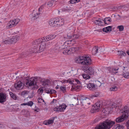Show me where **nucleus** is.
Instances as JSON below:
<instances>
[{
    "label": "nucleus",
    "instance_id": "obj_32",
    "mask_svg": "<svg viewBox=\"0 0 129 129\" xmlns=\"http://www.w3.org/2000/svg\"><path fill=\"white\" fill-rule=\"evenodd\" d=\"M118 55L121 56H125L126 55V53L124 51H118Z\"/></svg>",
    "mask_w": 129,
    "mask_h": 129
},
{
    "label": "nucleus",
    "instance_id": "obj_18",
    "mask_svg": "<svg viewBox=\"0 0 129 129\" xmlns=\"http://www.w3.org/2000/svg\"><path fill=\"white\" fill-rule=\"evenodd\" d=\"M58 0H51L48 2L47 5L49 7H53L56 4Z\"/></svg>",
    "mask_w": 129,
    "mask_h": 129
},
{
    "label": "nucleus",
    "instance_id": "obj_19",
    "mask_svg": "<svg viewBox=\"0 0 129 129\" xmlns=\"http://www.w3.org/2000/svg\"><path fill=\"white\" fill-rule=\"evenodd\" d=\"M112 110L111 107L109 106L106 107L105 108H103V111L104 113L106 114H108L109 113H111Z\"/></svg>",
    "mask_w": 129,
    "mask_h": 129
},
{
    "label": "nucleus",
    "instance_id": "obj_53",
    "mask_svg": "<svg viewBox=\"0 0 129 129\" xmlns=\"http://www.w3.org/2000/svg\"><path fill=\"white\" fill-rule=\"evenodd\" d=\"M100 119L98 118H96L94 120V123H95L100 121Z\"/></svg>",
    "mask_w": 129,
    "mask_h": 129
},
{
    "label": "nucleus",
    "instance_id": "obj_5",
    "mask_svg": "<svg viewBox=\"0 0 129 129\" xmlns=\"http://www.w3.org/2000/svg\"><path fill=\"white\" fill-rule=\"evenodd\" d=\"M67 107L65 104L62 103V104L59 105V106L54 108V110L55 111L63 112Z\"/></svg>",
    "mask_w": 129,
    "mask_h": 129
},
{
    "label": "nucleus",
    "instance_id": "obj_54",
    "mask_svg": "<svg viewBox=\"0 0 129 129\" xmlns=\"http://www.w3.org/2000/svg\"><path fill=\"white\" fill-rule=\"evenodd\" d=\"M72 42H73V41H66V42H67V44H70V45L69 46H71V45H73V43H72V44H71V43Z\"/></svg>",
    "mask_w": 129,
    "mask_h": 129
},
{
    "label": "nucleus",
    "instance_id": "obj_46",
    "mask_svg": "<svg viewBox=\"0 0 129 129\" xmlns=\"http://www.w3.org/2000/svg\"><path fill=\"white\" fill-rule=\"evenodd\" d=\"M40 15V13H36L34 15L33 17L35 19H36L39 17Z\"/></svg>",
    "mask_w": 129,
    "mask_h": 129
},
{
    "label": "nucleus",
    "instance_id": "obj_59",
    "mask_svg": "<svg viewBox=\"0 0 129 129\" xmlns=\"http://www.w3.org/2000/svg\"><path fill=\"white\" fill-rule=\"evenodd\" d=\"M3 41L2 42V43H4L7 44H8V42L10 41Z\"/></svg>",
    "mask_w": 129,
    "mask_h": 129
},
{
    "label": "nucleus",
    "instance_id": "obj_12",
    "mask_svg": "<svg viewBox=\"0 0 129 129\" xmlns=\"http://www.w3.org/2000/svg\"><path fill=\"white\" fill-rule=\"evenodd\" d=\"M6 94L3 92L0 93V103L3 104L6 100Z\"/></svg>",
    "mask_w": 129,
    "mask_h": 129
},
{
    "label": "nucleus",
    "instance_id": "obj_61",
    "mask_svg": "<svg viewBox=\"0 0 129 129\" xmlns=\"http://www.w3.org/2000/svg\"><path fill=\"white\" fill-rule=\"evenodd\" d=\"M56 91L53 89H51V94L54 93H56Z\"/></svg>",
    "mask_w": 129,
    "mask_h": 129
},
{
    "label": "nucleus",
    "instance_id": "obj_31",
    "mask_svg": "<svg viewBox=\"0 0 129 129\" xmlns=\"http://www.w3.org/2000/svg\"><path fill=\"white\" fill-rule=\"evenodd\" d=\"M82 76L83 78L85 80L89 79L91 77L88 74H82Z\"/></svg>",
    "mask_w": 129,
    "mask_h": 129
},
{
    "label": "nucleus",
    "instance_id": "obj_43",
    "mask_svg": "<svg viewBox=\"0 0 129 129\" xmlns=\"http://www.w3.org/2000/svg\"><path fill=\"white\" fill-rule=\"evenodd\" d=\"M117 28L119 29V31H121L123 30L124 27L123 25H120L118 26L117 27Z\"/></svg>",
    "mask_w": 129,
    "mask_h": 129
},
{
    "label": "nucleus",
    "instance_id": "obj_47",
    "mask_svg": "<svg viewBox=\"0 0 129 129\" xmlns=\"http://www.w3.org/2000/svg\"><path fill=\"white\" fill-rule=\"evenodd\" d=\"M16 25L19 22L20 20V19L18 18L16 19L13 20Z\"/></svg>",
    "mask_w": 129,
    "mask_h": 129
},
{
    "label": "nucleus",
    "instance_id": "obj_48",
    "mask_svg": "<svg viewBox=\"0 0 129 129\" xmlns=\"http://www.w3.org/2000/svg\"><path fill=\"white\" fill-rule=\"evenodd\" d=\"M46 4V3H45L43 5L41 6L39 9V11H40L44 9V6H45Z\"/></svg>",
    "mask_w": 129,
    "mask_h": 129
},
{
    "label": "nucleus",
    "instance_id": "obj_62",
    "mask_svg": "<svg viewBox=\"0 0 129 129\" xmlns=\"http://www.w3.org/2000/svg\"><path fill=\"white\" fill-rule=\"evenodd\" d=\"M60 43H61V44L60 45L61 46H62L64 45L65 42H63L62 41H61V42H59Z\"/></svg>",
    "mask_w": 129,
    "mask_h": 129
},
{
    "label": "nucleus",
    "instance_id": "obj_11",
    "mask_svg": "<svg viewBox=\"0 0 129 129\" xmlns=\"http://www.w3.org/2000/svg\"><path fill=\"white\" fill-rule=\"evenodd\" d=\"M64 19L61 18H56V27H60L64 24Z\"/></svg>",
    "mask_w": 129,
    "mask_h": 129
},
{
    "label": "nucleus",
    "instance_id": "obj_63",
    "mask_svg": "<svg viewBox=\"0 0 129 129\" xmlns=\"http://www.w3.org/2000/svg\"><path fill=\"white\" fill-rule=\"evenodd\" d=\"M57 101V100L56 99H54L53 100V101L51 102V103L52 104L53 103L55 102H56Z\"/></svg>",
    "mask_w": 129,
    "mask_h": 129
},
{
    "label": "nucleus",
    "instance_id": "obj_14",
    "mask_svg": "<svg viewBox=\"0 0 129 129\" xmlns=\"http://www.w3.org/2000/svg\"><path fill=\"white\" fill-rule=\"evenodd\" d=\"M86 72L89 75H91L94 74V69L91 67H88L85 68Z\"/></svg>",
    "mask_w": 129,
    "mask_h": 129
},
{
    "label": "nucleus",
    "instance_id": "obj_37",
    "mask_svg": "<svg viewBox=\"0 0 129 129\" xmlns=\"http://www.w3.org/2000/svg\"><path fill=\"white\" fill-rule=\"evenodd\" d=\"M118 68L117 67H116L115 68H112V70L113 73L116 74L118 73Z\"/></svg>",
    "mask_w": 129,
    "mask_h": 129
},
{
    "label": "nucleus",
    "instance_id": "obj_33",
    "mask_svg": "<svg viewBox=\"0 0 129 129\" xmlns=\"http://www.w3.org/2000/svg\"><path fill=\"white\" fill-rule=\"evenodd\" d=\"M40 41V44L39 45L41 46V48H43L44 49L46 47L45 44L44 42H43V41Z\"/></svg>",
    "mask_w": 129,
    "mask_h": 129
},
{
    "label": "nucleus",
    "instance_id": "obj_64",
    "mask_svg": "<svg viewBox=\"0 0 129 129\" xmlns=\"http://www.w3.org/2000/svg\"><path fill=\"white\" fill-rule=\"evenodd\" d=\"M48 121L47 120H45L43 122V123L45 125L48 124Z\"/></svg>",
    "mask_w": 129,
    "mask_h": 129
},
{
    "label": "nucleus",
    "instance_id": "obj_1",
    "mask_svg": "<svg viewBox=\"0 0 129 129\" xmlns=\"http://www.w3.org/2000/svg\"><path fill=\"white\" fill-rule=\"evenodd\" d=\"M115 123L114 121L108 119L106 120L103 122L97 124L95 127L94 129H109Z\"/></svg>",
    "mask_w": 129,
    "mask_h": 129
},
{
    "label": "nucleus",
    "instance_id": "obj_38",
    "mask_svg": "<svg viewBox=\"0 0 129 129\" xmlns=\"http://www.w3.org/2000/svg\"><path fill=\"white\" fill-rule=\"evenodd\" d=\"M60 91H62L63 93H64L66 92V89L65 87L61 86L60 87Z\"/></svg>",
    "mask_w": 129,
    "mask_h": 129
},
{
    "label": "nucleus",
    "instance_id": "obj_17",
    "mask_svg": "<svg viewBox=\"0 0 129 129\" xmlns=\"http://www.w3.org/2000/svg\"><path fill=\"white\" fill-rule=\"evenodd\" d=\"M128 106H125L124 107L123 109L120 110V112L122 113V114L124 115H125V114H126V116H127L128 117L129 115H128Z\"/></svg>",
    "mask_w": 129,
    "mask_h": 129
},
{
    "label": "nucleus",
    "instance_id": "obj_58",
    "mask_svg": "<svg viewBox=\"0 0 129 129\" xmlns=\"http://www.w3.org/2000/svg\"><path fill=\"white\" fill-rule=\"evenodd\" d=\"M72 53L69 49H68L67 55H71Z\"/></svg>",
    "mask_w": 129,
    "mask_h": 129
},
{
    "label": "nucleus",
    "instance_id": "obj_20",
    "mask_svg": "<svg viewBox=\"0 0 129 129\" xmlns=\"http://www.w3.org/2000/svg\"><path fill=\"white\" fill-rule=\"evenodd\" d=\"M16 25L13 20H11L7 24V27L8 28H10L15 27Z\"/></svg>",
    "mask_w": 129,
    "mask_h": 129
},
{
    "label": "nucleus",
    "instance_id": "obj_4",
    "mask_svg": "<svg viewBox=\"0 0 129 129\" xmlns=\"http://www.w3.org/2000/svg\"><path fill=\"white\" fill-rule=\"evenodd\" d=\"M82 64L90 65L91 63V59L89 57L82 56Z\"/></svg>",
    "mask_w": 129,
    "mask_h": 129
},
{
    "label": "nucleus",
    "instance_id": "obj_25",
    "mask_svg": "<svg viewBox=\"0 0 129 129\" xmlns=\"http://www.w3.org/2000/svg\"><path fill=\"white\" fill-rule=\"evenodd\" d=\"M112 28V26H109L104 28L102 30L104 32L106 33H108L109 32H110Z\"/></svg>",
    "mask_w": 129,
    "mask_h": 129
},
{
    "label": "nucleus",
    "instance_id": "obj_36",
    "mask_svg": "<svg viewBox=\"0 0 129 129\" xmlns=\"http://www.w3.org/2000/svg\"><path fill=\"white\" fill-rule=\"evenodd\" d=\"M20 37L18 36H13L12 38V40H18L19 39Z\"/></svg>",
    "mask_w": 129,
    "mask_h": 129
},
{
    "label": "nucleus",
    "instance_id": "obj_30",
    "mask_svg": "<svg viewBox=\"0 0 129 129\" xmlns=\"http://www.w3.org/2000/svg\"><path fill=\"white\" fill-rule=\"evenodd\" d=\"M9 94L12 98L15 100H17V97L16 94H14L12 92H10Z\"/></svg>",
    "mask_w": 129,
    "mask_h": 129
},
{
    "label": "nucleus",
    "instance_id": "obj_56",
    "mask_svg": "<svg viewBox=\"0 0 129 129\" xmlns=\"http://www.w3.org/2000/svg\"><path fill=\"white\" fill-rule=\"evenodd\" d=\"M42 100H43V99L40 98H39L38 99V101L39 103H41L42 102Z\"/></svg>",
    "mask_w": 129,
    "mask_h": 129
},
{
    "label": "nucleus",
    "instance_id": "obj_26",
    "mask_svg": "<svg viewBox=\"0 0 129 129\" xmlns=\"http://www.w3.org/2000/svg\"><path fill=\"white\" fill-rule=\"evenodd\" d=\"M98 46H95L92 49L91 52L93 55H94L98 52Z\"/></svg>",
    "mask_w": 129,
    "mask_h": 129
},
{
    "label": "nucleus",
    "instance_id": "obj_41",
    "mask_svg": "<svg viewBox=\"0 0 129 129\" xmlns=\"http://www.w3.org/2000/svg\"><path fill=\"white\" fill-rule=\"evenodd\" d=\"M118 90V88L116 86H113V87L110 88V91H115Z\"/></svg>",
    "mask_w": 129,
    "mask_h": 129
},
{
    "label": "nucleus",
    "instance_id": "obj_2",
    "mask_svg": "<svg viewBox=\"0 0 129 129\" xmlns=\"http://www.w3.org/2000/svg\"><path fill=\"white\" fill-rule=\"evenodd\" d=\"M78 99L82 105L83 106L84 108L87 109L89 107L88 106L90 105V103L89 102L90 101V99L84 96H81L79 98H77V99L78 101Z\"/></svg>",
    "mask_w": 129,
    "mask_h": 129
},
{
    "label": "nucleus",
    "instance_id": "obj_39",
    "mask_svg": "<svg viewBox=\"0 0 129 129\" xmlns=\"http://www.w3.org/2000/svg\"><path fill=\"white\" fill-rule=\"evenodd\" d=\"M67 81V82L71 84H72L73 85H75L74 84V81L73 80H71V79H69Z\"/></svg>",
    "mask_w": 129,
    "mask_h": 129
},
{
    "label": "nucleus",
    "instance_id": "obj_9",
    "mask_svg": "<svg viewBox=\"0 0 129 129\" xmlns=\"http://www.w3.org/2000/svg\"><path fill=\"white\" fill-rule=\"evenodd\" d=\"M39 80V79H38V77H35L34 78L33 80H30V82H29V80H28L27 85H28L29 86L34 85L38 86L37 83H39L38 82H37V81H38Z\"/></svg>",
    "mask_w": 129,
    "mask_h": 129
},
{
    "label": "nucleus",
    "instance_id": "obj_44",
    "mask_svg": "<svg viewBox=\"0 0 129 129\" xmlns=\"http://www.w3.org/2000/svg\"><path fill=\"white\" fill-rule=\"evenodd\" d=\"M112 108L113 109V108H117L119 106L118 105H117L115 103H113L112 104L111 106Z\"/></svg>",
    "mask_w": 129,
    "mask_h": 129
},
{
    "label": "nucleus",
    "instance_id": "obj_52",
    "mask_svg": "<svg viewBox=\"0 0 129 129\" xmlns=\"http://www.w3.org/2000/svg\"><path fill=\"white\" fill-rule=\"evenodd\" d=\"M100 94V93L98 92H96L95 93L93 94V95H92V96L94 97H96L98 96Z\"/></svg>",
    "mask_w": 129,
    "mask_h": 129
},
{
    "label": "nucleus",
    "instance_id": "obj_13",
    "mask_svg": "<svg viewBox=\"0 0 129 129\" xmlns=\"http://www.w3.org/2000/svg\"><path fill=\"white\" fill-rule=\"evenodd\" d=\"M55 36L51 35L47 36L45 37H43L42 38H40L38 40H50L55 38Z\"/></svg>",
    "mask_w": 129,
    "mask_h": 129
},
{
    "label": "nucleus",
    "instance_id": "obj_22",
    "mask_svg": "<svg viewBox=\"0 0 129 129\" xmlns=\"http://www.w3.org/2000/svg\"><path fill=\"white\" fill-rule=\"evenodd\" d=\"M29 74H25L24 75L23 77V79L24 80L25 82H24L25 83L26 85H28V80L29 79Z\"/></svg>",
    "mask_w": 129,
    "mask_h": 129
},
{
    "label": "nucleus",
    "instance_id": "obj_21",
    "mask_svg": "<svg viewBox=\"0 0 129 129\" xmlns=\"http://www.w3.org/2000/svg\"><path fill=\"white\" fill-rule=\"evenodd\" d=\"M87 86L88 88L92 91L94 90L96 88L95 85L92 83H89L87 85Z\"/></svg>",
    "mask_w": 129,
    "mask_h": 129
},
{
    "label": "nucleus",
    "instance_id": "obj_34",
    "mask_svg": "<svg viewBox=\"0 0 129 129\" xmlns=\"http://www.w3.org/2000/svg\"><path fill=\"white\" fill-rule=\"evenodd\" d=\"M115 129H123L124 127L122 125H120L119 124H117L116 126H115Z\"/></svg>",
    "mask_w": 129,
    "mask_h": 129
},
{
    "label": "nucleus",
    "instance_id": "obj_23",
    "mask_svg": "<svg viewBox=\"0 0 129 129\" xmlns=\"http://www.w3.org/2000/svg\"><path fill=\"white\" fill-rule=\"evenodd\" d=\"M40 83H41L43 86H45L46 85H48L50 83V81L48 79H46L43 81L41 79H39Z\"/></svg>",
    "mask_w": 129,
    "mask_h": 129
},
{
    "label": "nucleus",
    "instance_id": "obj_7",
    "mask_svg": "<svg viewBox=\"0 0 129 129\" xmlns=\"http://www.w3.org/2000/svg\"><path fill=\"white\" fill-rule=\"evenodd\" d=\"M93 22L95 24L99 26H102L104 25V23L103 19L96 18H93Z\"/></svg>",
    "mask_w": 129,
    "mask_h": 129
},
{
    "label": "nucleus",
    "instance_id": "obj_16",
    "mask_svg": "<svg viewBox=\"0 0 129 129\" xmlns=\"http://www.w3.org/2000/svg\"><path fill=\"white\" fill-rule=\"evenodd\" d=\"M71 33H70V34L69 33H68L67 35V38L68 39H70L71 38L72 40H76L77 39H78L79 38V36L78 35H73V36L72 37V35H71L70 34H73V32H71Z\"/></svg>",
    "mask_w": 129,
    "mask_h": 129
},
{
    "label": "nucleus",
    "instance_id": "obj_35",
    "mask_svg": "<svg viewBox=\"0 0 129 129\" xmlns=\"http://www.w3.org/2000/svg\"><path fill=\"white\" fill-rule=\"evenodd\" d=\"M122 75L123 77L127 79L129 78V73L128 72H123Z\"/></svg>",
    "mask_w": 129,
    "mask_h": 129
},
{
    "label": "nucleus",
    "instance_id": "obj_29",
    "mask_svg": "<svg viewBox=\"0 0 129 129\" xmlns=\"http://www.w3.org/2000/svg\"><path fill=\"white\" fill-rule=\"evenodd\" d=\"M82 56L81 57V56H80L79 58H76L75 60L76 62L77 63L82 64Z\"/></svg>",
    "mask_w": 129,
    "mask_h": 129
},
{
    "label": "nucleus",
    "instance_id": "obj_51",
    "mask_svg": "<svg viewBox=\"0 0 129 129\" xmlns=\"http://www.w3.org/2000/svg\"><path fill=\"white\" fill-rule=\"evenodd\" d=\"M46 92L47 93H51V89L49 88L47 89H46L45 90Z\"/></svg>",
    "mask_w": 129,
    "mask_h": 129
},
{
    "label": "nucleus",
    "instance_id": "obj_60",
    "mask_svg": "<svg viewBox=\"0 0 129 129\" xmlns=\"http://www.w3.org/2000/svg\"><path fill=\"white\" fill-rule=\"evenodd\" d=\"M69 2H70V4H73L75 3V0H70Z\"/></svg>",
    "mask_w": 129,
    "mask_h": 129
},
{
    "label": "nucleus",
    "instance_id": "obj_27",
    "mask_svg": "<svg viewBox=\"0 0 129 129\" xmlns=\"http://www.w3.org/2000/svg\"><path fill=\"white\" fill-rule=\"evenodd\" d=\"M32 50L33 53H39L40 52H39L38 45L35 46L34 48L32 49Z\"/></svg>",
    "mask_w": 129,
    "mask_h": 129
},
{
    "label": "nucleus",
    "instance_id": "obj_57",
    "mask_svg": "<svg viewBox=\"0 0 129 129\" xmlns=\"http://www.w3.org/2000/svg\"><path fill=\"white\" fill-rule=\"evenodd\" d=\"M68 49H65L63 51V53L65 55H67Z\"/></svg>",
    "mask_w": 129,
    "mask_h": 129
},
{
    "label": "nucleus",
    "instance_id": "obj_55",
    "mask_svg": "<svg viewBox=\"0 0 129 129\" xmlns=\"http://www.w3.org/2000/svg\"><path fill=\"white\" fill-rule=\"evenodd\" d=\"M27 93V91L25 90L22 91L21 92V95H25V94H26Z\"/></svg>",
    "mask_w": 129,
    "mask_h": 129
},
{
    "label": "nucleus",
    "instance_id": "obj_10",
    "mask_svg": "<svg viewBox=\"0 0 129 129\" xmlns=\"http://www.w3.org/2000/svg\"><path fill=\"white\" fill-rule=\"evenodd\" d=\"M74 81L75 83H74L75 85H73V86L72 87L73 89L75 90H77L81 88V86L78 85L80 84V82L77 79H75Z\"/></svg>",
    "mask_w": 129,
    "mask_h": 129
},
{
    "label": "nucleus",
    "instance_id": "obj_45",
    "mask_svg": "<svg viewBox=\"0 0 129 129\" xmlns=\"http://www.w3.org/2000/svg\"><path fill=\"white\" fill-rule=\"evenodd\" d=\"M55 119L54 117H53L52 118V119L50 120L49 119L48 120V125L49 124L53 123L54 121V120Z\"/></svg>",
    "mask_w": 129,
    "mask_h": 129
},
{
    "label": "nucleus",
    "instance_id": "obj_40",
    "mask_svg": "<svg viewBox=\"0 0 129 129\" xmlns=\"http://www.w3.org/2000/svg\"><path fill=\"white\" fill-rule=\"evenodd\" d=\"M41 42L40 41H33L32 43L33 45L39 44V45Z\"/></svg>",
    "mask_w": 129,
    "mask_h": 129
},
{
    "label": "nucleus",
    "instance_id": "obj_49",
    "mask_svg": "<svg viewBox=\"0 0 129 129\" xmlns=\"http://www.w3.org/2000/svg\"><path fill=\"white\" fill-rule=\"evenodd\" d=\"M26 104H27V105L31 106L33 105V103L32 101H30L27 103Z\"/></svg>",
    "mask_w": 129,
    "mask_h": 129
},
{
    "label": "nucleus",
    "instance_id": "obj_28",
    "mask_svg": "<svg viewBox=\"0 0 129 129\" xmlns=\"http://www.w3.org/2000/svg\"><path fill=\"white\" fill-rule=\"evenodd\" d=\"M22 112L24 115L25 117H28L30 116L29 112L27 110H22Z\"/></svg>",
    "mask_w": 129,
    "mask_h": 129
},
{
    "label": "nucleus",
    "instance_id": "obj_8",
    "mask_svg": "<svg viewBox=\"0 0 129 129\" xmlns=\"http://www.w3.org/2000/svg\"><path fill=\"white\" fill-rule=\"evenodd\" d=\"M128 118V117L126 116V114L125 115L122 114L121 116L116 118L115 122L117 123H121Z\"/></svg>",
    "mask_w": 129,
    "mask_h": 129
},
{
    "label": "nucleus",
    "instance_id": "obj_3",
    "mask_svg": "<svg viewBox=\"0 0 129 129\" xmlns=\"http://www.w3.org/2000/svg\"><path fill=\"white\" fill-rule=\"evenodd\" d=\"M103 105V102L101 101H98L95 103L94 106L92 107L90 112L93 113L98 112L99 109L102 107Z\"/></svg>",
    "mask_w": 129,
    "mask_h": 129
},
{
    "label": "nucleus",
    "instance_id": "obj_42",
    "mask_svg": "<svg viewBox=\"0 0 129 129\" xmlns=\"http://www.w3.org/2000/svg\"><path fill=\"white\" fill-rule=\"evenodd\" d=\"M78 48L75 47H72L70 48L69 49L71 51V52L73 53L76 51V50H78Z\"/></svg>",
    "mask_w": 129,
    "mask_h": 129
},
{
    "label": "nucleus",
    "instance_id": "obj_15",
    "mask_svg": "<svg viewBox=\"0 0 129 129\" xmlns=\"http://www.w3.org/2000/svg\"><path fill=\"white\" fill-rule=\"evenodd\" d=\"M56 18H54L50 19L49 21V25L52 27H56Z\"/></svg>",
    "mask_w": 129,
    "mask_h": 129
},
{
    "label": "nucleus",
    "instance_id": "obj_50",
    "mask_svg": "<svg viewBox=\"0 0 129 129\" xmlns=\"http://www.w3.org/2000/svg\"><path fill=\"white\" fill-rule=\"evenodd\" d=\"M39 47V52H38L40 53V52L42 51L43 50H44V49L43 48H42L41 47V46H40V45H38Z\"/></svg>",
    "mask_w": 129,
    "mask_h": 129
},
{
    "label": "nucleus",
    "instance_id": "obj_24",
    "mask_svg": "<svg viewBox=\"0 0 129 129\" xmlns=\"http://www.w3.org/2000/svg\"><path fill=\"white\" fill-rule=\"evenodd\" d=\"M103 21V23H104V24H109L112 21L111 18L110 17H106L105 18Z\"/></svg>",
    "mask_w": 129,
    "mask_h": 129
},
{
    "label": "nucleus",
    "instance_id": "obj_6",
    "mask_svg": "<svg viewBox=\"0 0 129 129\" xmlns=\"http://www.w3.org/2000/svg\"><path fill=\"white\" fill-rule=\"evenodd\" d=\"M25 83L23 82V83L20 81H17L14 84V87L17 89H21L24 87Z\"/></svg>",
    "mask_w": 129,
    "mask_h": 129
}]
</instances>
